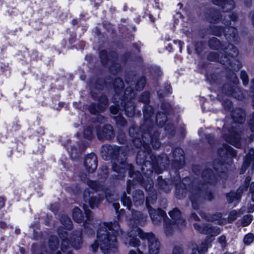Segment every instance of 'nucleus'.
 Wrapping results in <instances>:
<instances>
[{"instance_id":"16","label":"nucleus","mask_w":254,"mask_h":254,"mask_svg":"<svg viewBox=\"0 0 254 254\" xmlns=\"http://www.w3.org/2000/svg\"><path fill=\"white\" fill-rule=\"evenodd\" d=\"M213 3L220 6L223 12L230 11L235 6V3L233 0H213Z\"/></svg>"},{"instance_id":"18","label":"nucleus","mask_w":254,"mask_h":254,"mask_svg":"<svg viewBox=\"0 0 254 254\" xmlns=\"http://www.w3.org/2000/svg\"><path fill=\"white\" fill-rule=\"evenodd\" d=\"M245 113L240 108L235 109L232 111L231 116L235 123H242L245 120Z\"/></svg>"},{"instance_id":"46","label":"nucleus","mask_w":254,"mask_h":254,"mask_svg":"<svg viewBox=\"0 0 254 254\" xmlns=\"http://www.w3.org/2000/svg\"><path fill=\"white\" fill-rule=\"evenodd\" d=\"M240 77L241 79L243 81V84L245 85L248 84L249 82V78L247 73L245 71H242L241 72Z\"/></svg>"},{"instance_id":"15","label":"nucleus","mask_w":254,"mask_h":254,"mask_svg":"<svg viewBox=\"0 0 254 254\" xmlns=\"http://www.w3.org/2000/svg\"><path fill=\"white\" fill-rule=\"evenodd\" d=\"M174 165L178 169L182 167L185 164L184 151L180 148H176L173 152Z\"/></svg>"},{"instance_id":"45","label":"nucleus","mask_w":254,"mask_h":254,"mask_svg":"<svg viewBox=\"0 0 254 254\" xmlns=\"http://www.w3.org/2000/svg\"><path fill=\"white\" fill-rule=\"evenodd\" d=\"M237 212L236 210H232L229 215L228 217V221L229 222L231 223L237 219Z\"/></svg>"},{"instance_id":"60","label":"nucleus","mask_w":254,"mask_h":254,"mask_svg":"<svg viewBox=\"0 0 254 254\" xmlns=\"http://www.w3.org/2000/svg\"><path fill=\"white\" fill-rule=\"evenodd\" d=\"M110 111L112 114L114 115L117 114L118 111H119V107L118 106H112L110 107Z\"/></svg>"},{"instance_id":"2","label":"nucleus","mask_w":254,"mask_h":254,"mask_svg":"<svg viewBox=\"0 0 254 254\" xmlns=\"http://www.w3.org/2000/svg\"><path fill=\"white\" fill-rule=\"evenodd\" d=\"M118 222L104 223L97 232V240L91 246L92 251L95 252L100 247L104 254L114 252L116 246L117 235L122 234Z\"/></svg>"},{"instance_id":"12","label":"nucleus","mask_w":254,"mask_h":254,"mask_svg":"<svg viewBox=\"0 0 254 254\" xmlns=\"http://www.w3.org/2000/svg\"><path fill=\"white\" fill-rule=\"evenodd\" d=\"M97 135L100 140H110L114 137L112 127L109 125H105L102 129L97 130Z\"/></svg>"},{"instance_id":"1","label":"nucleus","mask_w":254,"mask_h":254,"mask_svg":"<svg viewBox=\"0 0 254 254\" xmlns=\"http://www.w3.org/2000/svg\"><path fill=\"white\" fill-rule=\"evenodd\" d=\"M128 241H124L126 245L137 247L139 254H159L161 245L158 239L152 233H144L137 227L128 232Z\"/></svg>"},{"instance_id":"59","label":"nucleus","mask_w":254,"mask_h":254,"mask_svg":"<svg viewBox=\"0 0 254 254\" xmlns=\"http://www.w3.org/2000/svg\"><path fill=\"white\" fill-rule=\"evenodd\" d=\"M86 206H85V205H83V208L85 210V215H86V217H87V219L88 220H90V217L92 216V212L91 211V210H89V209H86Z\"/></svg>"},{"instance_id":"22","label":"nucleus","mask_w":254,"mask_h":254,"mask_svg":"<svg viewBox=\"0 0 254 254\" xmlns=\"http://www.w3.org/2000/svg\"><path fill=\"white\" fill-rule=\"evenodd\" d=\"M208 59L210 61H218L222 64H225L229 62V58L225 56L224 57H220L216 52L210 53L208 56Z\"/></svg>"},{"instance_id":"41","label":"nucleus","mask_w":254,"mask_h":254,"mask_svg":"<svg viewBox=\"0 0 254 254\" xmlns=\"http://www.w3.org/2000/svg\"><path fill=\"white\" fill-rule=\"evenodd\" d=\"M122 201L124 206H127L128 209H130L131 201L129 197L126 194H124L122 198Z\"/></svg>"},{"instance_id":"40","label":"nucleus","mask_w":254,"mask_h":254,"mask_svg":"<svg viewBox=\"0 0 254 254\" xmlns=\"http://www.w3.org/2000/svg\"><path fill=\"white\" fill-rule=\"evenodd\" d=\"M253 216L252 215H245L241 221V225L243 227L248 226L252 222Z\"/></svg>"},{"instance_id":"8","label":"nucleus","mask_w":254,"mask_h":254,"mask_svg":"<svg viewBox=\"0 0 254 254\" xmlns=\"http://www.w3.org/2000/svg\"><path fill=\"white\" fill-rule=\"evenodd\" d=\"M228 133L224 134V139L228 143L231 144L233 146L237 148L241 146V142L242 139L239 132L235 127L233 126L232 130H229Z\"/></svg>"},{"instance_id":"39","label":"nucleus","mask_w":254,"mask_h":254,"mask_svg":"<svg viewBox=\"0 0 254 254\" xmlns=\"http://www.w3.org/2000/svg\"><path fill=\"white\" fill-rule=\"evenodd\" d=\"M135 93L131 87H127L125 92V98L127 99H131L135 97Z\"/></svg>"},{"instance_id":"9","label":"nucleus","mask_w":254,"mask_h":254,"mask_svg":"<svg viewBox=\"0 0 254 254\" xmlns=\"http://www.w3.org/2000/svg\"><path fill=\"white\" fill-rule=\"evenodd\" d=\"M169 213L174 222L172 224L171 221L169 220L170 223L172 224V227H175L174 231L177 229V227L181 229L185 225V221L181 218V212L178 209L174 208Z\"/></svg>"},{"instance_id":"34","label":"nucleus","mask_w":254,"mask_h":254,"mask_svg":"<svg viewBox=\"0 0 254 254\" xmlns=\"http://www.w3.org/2000/svg\"><path fill=\"white\" fill-rule=\"evenodd\" d=\"M61 222L62 224L68 230L71 229L72 227L71 221L69 218L66 215H64L62 217Z\"/></svg>"},{"instance_id":"11","label":"nucleus","mask_w":254,"mask_h":254,"mask_svg":"<svg viewBox=\"0 0 254 254\" xmlns=\"http://www.w3.org/2000/svg\"><path fill=\"white\" fill-rule=\"evenodd\" d=\"M92 192L90 191L89 189L85 190L83 193V197L84 201L89 203L90 206L93 208L97 207L99 203L104 199V195L100 194L98 198L94 196H91Z\"/></svg>"},{"instance_id":"7","label":"nucleus","mask_w":254,"mask_h":254,"mask_svg":"<svg viewBox=\"0 0 254 254\" xmlns=\"http://www.w3.org/2000/svg\"><path fill=\"white\" fill-rule=\"evenodd\" d=\"M231 78L233 79V83L225 84L223 87L222 91L229 96H232L238 100H241L243 98V96L240 89L235 85L238 80L235 73L231 72Z\"/></svg>"},{"instance_id":"27","label":"nucleus","mask_w":254,"mask_h":254,"mask_svg":"<svg viewBox=\"0 0 254 254\" xmlns=\"http://www.w3.org/2000/svg\"><path fill=\"white\" fill-rule=\"evenodd\" d=\"M202 177L205 182H208L210 184L215 182V177L212 175L211 171L210 170L206 169L202 173Z\"/></svg>"},{"instance_id":"13","label":"nucleus","mask_w":254,"mask_h":254,"mask_svg":"<svg viewBox=\"0 0 254 254\" xmlns=\"http://www.w3.org/2000/svg\"><path fill=\"white\" fill-rule=\"evenodd\" d=\"M84 166L89 173H93L97 167V157L94 153L87 155L84 161Z\"/></svg>"},{"instance_id":"54","label":"nucleus","mask_w":254,"mask_h":254,"mask_svg":"<svg viewBox=\"0 0 254 254\" xmlns=\"http://www.w3.org/2000/svg\"><path fill=\"white\" fill-rule=\"evenodd\" d=\"M218 240L223 248H225L227 246L226 237L224 235H222L219 237Z\"/></svg>"},{"instance_id":"51","label":"nucleus","mask_w":254,"mask_h":254,"mask_svg":"<svg viewBox=\"0 0 254 254\" xmlns=\"http://www.w3.org/2000/svg\"><path fill=\"white\" fill-rule=\"evenodd\" d=\"M87 183L90 189L96 190H98V188L99 187V186H98V184L96 182L89 180L87 181Z\"/></svg>"},{"instance_id":"19","label":"nucleus","mask_w":254,"mask_h":254,"mask_svg":"<svg viewBox=\"0 0 254 254\" xmlns=\"http://www.w3.org/2000/svg\"><path fill=\"white\" fill-rule=\"evenodd\" d=\"M218 154L220 157H223L225 155H230L235 157L236 153L235 150L228 145H223V147L218 149Z\"/></svg>"},{"instance_id":"37","label":"nucleus","mask_w":254,"mask_h":254,"mask_svg":"<svg viewBox=\"0 0 254 254\" xmlns=\"http://www.w3.org/2000/svg\"><path fill=\"white\" fill-rule=\"evenodd\" d=\"M211 29L212 34L217 36H220L224 32L223 28L218 25L213 26Z\"/></svg>"},{"instance_id":"58","label":"nucleus","mask_w":254,"mask_h":254,"mask_svg":"<svg viewBox=\"0 0 254 254\" xmlns=\"http://www.w3.org/2000/svg\"><path fill=\"white\" fill-rule=\"evenodd\" d=\"M150 198V201H149V208H152L150 205V203H151V204H153L156 200L157 197H156V194H153L152 196H149L148 197H147L146 198V203L147 202V200L148 198Z\"/></svg>"},{"instance_id":"4","label":"nucleus","mask_w":254,"mask_h":254,"mask_svg":"<svg viewBox=\"0 0 254 254\" xmlns=\"http://www.w3.org/2000/svg\"><path fill=\"white\" fill-rule=\"evenodd\" d=\"M101 153L102 157L105 160H108L111 157L117 156V162L113 165L112 168L116 172L121 174L118 176L119 179L124 177L126 170L128 169L129 173L131 177H133L132 171L133 166L131 164H127L125 155L122 151V149L118 146H112L110 145H104L102 146Z\"/></svg>"},{"instance_id":"36","label":"nucleus","mask_w":254,"mask_h":254,"mask_svg":"<svg viewBox=\"0 0 254 254\" xmlns=\"http://www.w3.org/2000/svg\"><path fill=\"white\" fill-rule=\"evenodd\" d=\"M146 152L145 151L138 152L136 156L137 163L139 164L143 163L146 160Z\"/></svg>"},{"instance_id":"24","label":"nucleus","mask_w":254,"mask_h":254,"mask_svg":"<svg viewBox=\"0 0 254 254\" xmlns=\"http://www.w3.org/2000/svg\"><path fill=\"white\" fill-rule=\"evenodd\" d=\"M165 105L163 104L162 105L161 108L162 110L166 112V111L164 109ZM167 121V117L166 115V113H158L156 116V122L158 126H163Z\"/></svg>"},{"instance_id":"10","label":"nucleus","mask_w":254,"mask_h":254,"mask_svg":"<svg viewBox=\"0 0 254 254\" xmlns=\"http://www.w3.org/2000/svg\"><path fill=\"white\" fill-rule=\"evenodd\" d=\"M195 229L198 232L204 234H210L211 236H215L220 232L219 229L212 227L210 224H204L200 225L197 223L194 224Z\"/></svg>"},{"instance_id":"48","label":"nucleus","mask_w":254,"mask_h":254,"mask_svg":"<svg viewBox=\"0 0 254 254\" xmlns=\"http://www.w3.org/2000/svg\"><path fill=\"white\" fill-rule=\"evenodd\" d=\"M117 138L120 143H124L126 140L125 133L123 131L119 132L117 136Z\"/></svg>"},{"instance_id":"43","label":"nucleus","mask_w":254,"mask_h":254,"mask_svg":"<svg viewBox=\"0 0 254 254\" xmlns=\"http://www.w3.org/2000/svg\"><path fill=\"white\" fill-rule=\"evenodd\" d=\"M145 84V79L144 77H141L136 83V89L137 90H142Z\"/></svg>"},{"instance_id":"20","label":"nucleus","mask_w":254,"mask_h":254,"mask_svg":"<svg viewBox=\"0 0 254 254\" xmlns=\"http://www.w3.org/2000/svg\"><path fill=\"white\" fill-rule=\"evenodd\" d=\"M133 201L136 206L142 205L144 201L143 192L141 190H136L133 193Z\"/></svg>"},{"instance_id":"44","label":"nucleus","mask_w":254,"mask_h":254,"mask_svg":"<svg viewBox=\"0 0 254 254\" xmlns=\"http://www.w3.org/2000/svg\"><path fill=\"white\" fill-rule=\"evenodd\" d=\"M254 240V235L252 233L247 234L244 238V242L246 245H250Z\"/></svg>"},{"instance_id":"28","label":"nucleus","mask_w":254,"mask_h":254,"mask_svg":"<svg viewBox=\"0 0 254 254\" xmlns=\"http://www.w3.org/2000/svg\"><path fill=\"white\" fill-rule=\"evenodd\" d=\"M125 110L126 115L128 117H132L135 113V106L132 102H127L126 103Z\"/></svg>"},{"instance_id":"50","label":"nucleus","mask_w":254,"mask_h":254,"mask_svg":"<svg viewBox=\"0 0 254 254\" xmlns=\"http://www.w3.org/2000/svg\"><path fill=\"white\" fill-rule=\"evenodd\" d=\"M149 99V94L148 92H144L140 96L139 100L144 103H148Z\"/></svg>"},{"instance_id":"63","label":"nucleus","mask_w":254,"mask_h":254,"mask_svg":"<svg viewBox=\"0 0 254 254\" xmlns=\"http://www.w3.org/2000/svg\"><path fill=\"white\" fill-rule=\"evenodd\" d=\"M244 2L247 6H250L252 4V0H244Z\"/></svg>"},{"instance_id":"29","label":"nucleus","mask_w":254,"mask_h":254,"mask_svg":"<svg viewBox=\"0 0 254 254\" xmlns=\"http://www.w3.org/2000/svg\"><path fill=\"white\" fill-rule=\"evenodd\" d=\"M158 132H154L153 136H151L150 134V137H147V140H149V143L151 142L153 147L156 149H158L160 146V143L158 141Z\"/></svg>"},{"instance_id":"33","label":"nucleus","mask_w":254,"mask_h":254,"mask_svg":"<svg viewBox=\"0 0 254 254\" xmlns=\"http://www.w3.org/2000/svg\"><path fill=\"white\" fill-rule=\"evenodd\" d=\"M209 45L211 48L216 50L222 49V48H223L224 46L222 45L220 41L215 37L210 39L209 42Z\"/></svg>"},{"instance_id":"3","label":"nucleus","mask_w":254,"mask_h":254,"mask_svg":"<svg viewBox=\"0 0 254 254\" xmlns=\"http://www.w3.org/2000/svg\"><path fill=\"white\" fill-rule=\"evenodd\" d=\"M188 179L187 178L183 179L182 182H181L180 178L177 176L174 180L173 181L172 183L176 186V195L179 199H182L186 196L187 190L188 188L190 190L189 197L191 201L192 206L194 209H197L198 203L200 202L203 198L204 191H205V198L209 200H211L213 198V195L210 192L206 191L207 189V186L204 185L200 189V187L193 185L191 188L190 187H187L186 183L188 182Z\"/></svg>"},{"instance_id":"21","label":"nucleus","mask_w":254,"mask_h":254,"mask_svg":"<svg viewBox=\"0 0 254 254\" xmlns=\"http://www.w3.org/2000/svg\"><path fill=\"white\" fill-rule=\"evenodd\" d=\"M222 50L228 56L231 57H235L238 55V50L236 47L231 44H228L226 46H224Z\"/></svg>"},{"instance_id":"26","label":"nucleus","mask_w":254,"mask_h":254,"mask_svg":"<svg viewBox=\"0 0 254 254\" xmlns=\"http://www.w3.org/2000/svg\"><path fill=\"white\" fill-rule=\"evenodd\" d=\"M242 190L239 189L236 192L231 191L227 194V200L229 203H231L234 200H239L242 195Z\"/></svg>"},{"instance_id":"52","label":"nucleus","mask_w":254,"mask_h":254,"mask_svg":"<svg viewBox=\"0 0 254 254\" xmlns=\"http://www.w3.org/2000/svg\"><path fill=\"white\" fill-rule=\"evenodd\" d=\"M221 217H222L221 213H218L214 215L213 219L214 220H218L219 224L220 225H223L226 222V220L225 219L219 220L221 218Z\"/></svg>"},{"instance_id":"64","label":"nucleus","mask_w":254,"mask_h":254,"mask_svg":"<svg viewBox=\"0 0 254 254\" xmlns=\"http://www.w3.org/2000/svg\"><path fill=\"white\" fill-rule=\"evenodd\" d=\"M250 190L251 192H253V191H254V182L251 183Z\"/></svg>"},{"instance_id":"42","label":"nucleus","mask_w":254,"mask_h":254,"mask_svg":"<svg viewBox=\"0 0 254 254\" xmlns=\"http://www.w3.org/2000/svg\"><path fill=\"white\" fill-rule=\"evenodd\" d=\"M208 244L206 242H202L197 248V251L199 254H204L207 251Z\"/></svg>"},{"instance_id":"31","label":"nucleus","mask_w":254,"mask_h":254,"mask_svg":"<svg viewBox=\"0 0 254 254\" xmlns=\"http://www.w3.org/2000/svg\"><path fill=\"white\" fill-rule=\"evenodd\" d=\"M73 219L77 223L81 222L83 219V216L81 210L78 207H75L72 211Z\"/></svg>"},{"instance_id":"49","label":"nucleus","mask_w":254,"mask_h":254,"mask_svg":"<svg viewBox=\"0 0 254 254\" xmlns=\"http://www.w3.org/2000/svg\"><path fill=\"white\" fill-rule=\"evenodd\" d=\"M100 57L103 64H105L107 62V52L106 51H102L100 53Z\"/></svg>"},{"instance_id":"25","label":"nucleus","mask_w":254,"mask_h":254,"mask_svg":"<svg viewBox=\"0 0 254 254\" xmlns=\"http://www.w3.org/2000/svg\"><path fill=\"white\" fill-rule=\"evenodd\" d=\"M225 33L226 38L232 41H235V39L238 35L237 30L233 27H228Z\"/></svg>"},{"instance_id":"5","label":"nucleus","mask_w":254,"mask_h":254,"mask_svg":"<svg viewBox=\"0 0 254 254\" xmlns=\"http://www.w3.org/2000/svg\"><path fill=\"white\" fill-rule=\"evenodd\" d=\"M150 198H148L146 202V207L148 209L150 218L155 225H158L163 220L164 222V232L167 236H170L173 234L175 227H172V224L170 223L169 218L166 217V214L165 211L161 209L155 210L152 208H149V202Z\"/></svg>"},{"instance_id":"47","label":"nucleus","mask_w":254,"mask_h":254,"mask_svg":"<svg viewBox=\"0 0 254 254\" xmlns=\"http://www.w3.org/2000/svg\"><path fill=\"white\" fill-rule=\"evenodd\" d=\"M83 135L85 137L90 139L92 137V131L90 127H88L85 129L83 132Z\"/></svg>"},{"instance_id":"53","label":"nucleus","mask_w":254,"mask_h":254,"mask_svg":"<svg viewBox=\"0 0 254 254\" xmlns=\"http://www.w3.org/2000/svg\"><path fill=\"white\" fill-rule=\"evenodd\" d=\"M172 254H184V251L180 246H175L172 250Z\"/></svg>"},{"instance_id":"55","label":"nucleus","mask_w":254,"mask_h":254,"mask_svg":"<svg viewBox=\"0 0 254 254\" xmlns=\"http://www.w3.org/2000/svg\"><path fill=\"white\" fill-rule=\"evenodd\" d=\"M133 214L134 215V218L136 219H142L146 220L147 217L146 215L144 216L143 214H141L138 211H135Z\"/></svg>"},{"instance_id":"35","label":"nucleus","mask_w":254,"mask_h":254,"mask_svg":"<svg viewBox=\"0 0 254 254\" xmlns=\"http://www.w3.org/2000/svg\"><path fill=\"white\" fill-rule=\"evenodd\" d=\"M114 87L115 91L118 93L120 90L124 87L123 80L120 78H116L114 82Z\"/></svg>"},{"instance_id":"6","label":"nucleus","mask_w":254,"mask_h":254,"mask_svg":"<svg viewBox=\"0 0 254 254\" xmlns=\"http://www.w3.org/2000/svg\"><path fill=\"white\" fill-rule=\"evenodd\" d=\"M141 130V133H140L138 127L133 126L129 129V134L132 138V142L136 147L140 148L143 146L145 151L148 153L150 147L147 137H150V129H146V128H144V129Z\"/></svg>"},{"instance_id":"61","label":"nucleus","mask_w":254,"mask_h":254,"mask_svg":"<svg viewBox=\"0 0 254 254\" xmlns=\"http://www.w3.org/2000/svg\"><path fill=\"white\" fill-rule=\"evenodd\" d=\"M254 211V204H250L248 208V212L252 213Z\"/></svg>"},{"instance_id":"23","label":"nucleus","mask_w":254,"mask_h":254,"mask_svg":"<svg viewBox=\"0 0 254 254\" xmlns=\"http://www.w3.org/2000/svg\"><path fill=\"white\" fill-rule=\"evenodd\" d=\"M58 233L62 240L61 249L63 253H65L67 251L68 248L69 244V240L66 238V233L65 232H64L63 233L61 232L60 230L58 231Z\"/></svg>"},{"instance_id":"62","label":"nucleus","mask_w":254,"mask_h":254,"mask_svg":"<svg viewBox=\"0 0 254 254\" xmlns=\"http://www.w3.org/2000/svg\"><path fill=\"white\" fill-rule=\"evenodd\" d=\"M190 218L194 220H198L199 217L195 213H192L190 215Z\"/></svg>"},{"instance_id":"17","label":"nucleus","mask_w":254,"mask_h":254,"mask_svg":"<svg viewBox=\"0 0 254 254\" xmlns=\"http://www.w3.org/2000/svg\"><path fill=\"white\" fill-rule=\"evenodd\" d=\"M108 105V101L106 96L102 97L99 100V104L97 107L95 105H90L89 108V112L92 114H96L97 113L103 112L105 110Z\"/></svg>"},{"instance_id":"57","label":"nucleus","mask_w":254,"mask_h":254,"mask_svg":"<svg viewBox=\"0 0 254 254\" xmlns=\"http://www.w3.org/2000/svg\"><path fill=\"white\" fill-rule=\"evenodd\" d=\"M237 16L236 14H231L230 15H229V19L227 20L226 21V22L224 23V24L225 25H229V22H230V20H233V21H235L237 19Z\"/></svg>"},{"instance_id":"14","label":"nucleus","mask_w":254,"mask_h":254,"mask_svg":"<svg viewBox=\"0 0 254 254\" xmlns=\"http://www.w3.org/2000/svg\"><path fill=\"white\" fill-rule=\"evenodd\" d=\"M143 111L144 122L141 126V129H144L147 127V129H150L153 125L152 121L150 120L153 113V108L149 105H145Z\"/></svg>"},{"instance_id":"38","label":"nucleus","mask_w":254,"mask_h":254,"mask_svg":"<svg viewBox=\"0 0 254 254\" xmlns=\"http://www.w3.org/2000/svg\"><path fill=\"white\" fill-rule=\"evenodd\" d=\"M59 244L58 238L56 236H52L50 237L49 242V246L52 250H55L57 248Z\"/></svg>"},{"instance_id":"30","label":"nucleus","mask_w":254,"mask_h":254,"mask_svg":"<svg viewBox=\"0 0 254 254\" xmlns=\"http://www.w3.org/2000/svg\"><path fill=\"white\" fill-rule=\"evenodd\" d=\"M71 246L75 249H79L81 248L82 241L80 235L73 236L71 238Z\"/></svg>"},{"instance_id":"32","label":"nucleus","mask_w":254,"mask_h":254,"mask_svg":"<svg viewBox=\"0 0 254 254\" xmlns=\"http://www.w3.org/2000/svg\"><path fill=\"white\" fill-rule=\"evenodd\" d=\"M158 186L166 192H169L171 189V185H169L166 180L163 179L161 177L158 178Z\"/></svg>"},{"instance_id":"56","label":"nucleus","mask_w":254,"mask_h":254,"mask_svg":"<svg viewBox=\"0 0 254 254\" xmlns=\"http://www.w3.org/2000/svg\"><path fill=\"white\" fill-rule=\"evenodd\" d=\"M223 106L225 110L231 111L232 103L231 101L229 100L227 101L225 103L223 104Z\"/></svg>"}]
</instances>
